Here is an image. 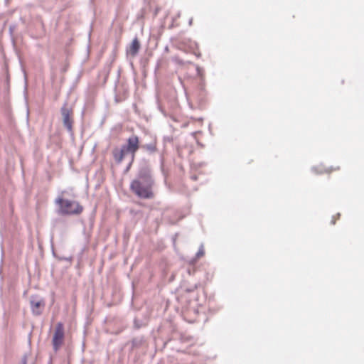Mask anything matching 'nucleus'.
I'll list each match as a JSON object with an SVG mask.
<instances>
[{
  "label": "nucleus",
  "mask_w": 364,
  "mask_h": 364,
  "mask_svg": "<svg viewBox=\"0 0 364 364\" xmlns=\"http://www.w3.org/2000/svg\"><path fill=\"white\" fill-rule=\"evenodd\" d=\"M192 21H193V19L191 18L190 21H189V24L191 25L192 24Z\"/></svg>",
  "instance_id": "nucleus-11"
},
{
  "label": "nucleus",
  "mask_w": 364,
  "mask_h": 364,
  "mask_svg": "<svg viewBox=\"0 0 364 364\" xmlns=\"http://www.w3.org/2000/svg\"><path fill=\"white\" fill-rule=\"evenodd\" d=\"M72 115H64L63 124L69 132L73 131V119L70 117Z\"/></svg>",
  "instance_id": "nucleus-9"
},
{
  "label": "nucleus",
  "mask_w": 364,
  "mask_h": 364,
  "mask_svg": "<svg viewBox=\"0 0 364 364\" xmlns=\"http://www.w3.org/2000/svg\"><path fill=\"white\" fill-rule=\"evenodd\" d=\"M63 114H69V112H63Z\"/></svg>",
  "instance_id": "nucleus-12"
},
{
  "label": "nucleus",
  "mask_w": 364,
  "mask_h": 364,
  "mask_svg": "<svg viewBox=\"0 0 364 364\" xmlns=\"http://www.w3.org/2000/svg\"><path fill=\"white\" fill-rule=\"evenodd\" d=\"M204 255H205L204 247H203V245L201 244L198 249V251L196 254V257L194 258L191 259L190 260L189 263L191 264H194L198 261V259H199L200 257H202Z\"/></svg>",
  "instance_id": "nucleus-8"
},
{
  "label": "nucleus",
  "mask_w": 364,
  "mask_h": 364,
  "mask_svg": "<svg viewBox=\"0 0 364 364\" xmlns=\"http://www.w3.org/2000/svg\"><path fill=\"white\" fill-rule=\"evenodd\" d=\"M56 202L60 205V212L63 215L79 214L83 210L82 207L75 200L58 198Z\"/></svg>",
  "instance_id": "nucleus-2"
},
{
  "label": "nucleus",
  "mask_w": 364,
  "mask_h": 364,
  "mask_svg": "<svg viewBox=\"0 0 364 364\" xmlns=\"http://www.w3.org/2000/svg\"><path fill=\"white\" fill-rule=\"evenodd\" d=\"M155 180L151 169L146 166L141 167L134 178L131 181L129 189L140 199L151 200L154 198Z\"/></svg>",
  "instance_id": "nucleus-1"
},
{
  "label": "nucleus",
  "mask_w": 364,
  "mask_h": 364,
  "mask_svg": "<svg viewBox=\"0 0 364 364\" xmlns=\"http://www.w3.org/2000/svg\"><path fill=\"white\" fill-rule=\"evenodd\" d=\"M139 48V42L137 38H134L131 45L127 48V53L128 55L134 57L138 53Z\"/></svg>",
  "instance_id": "nucleus-6"
},
{
  "label": "nucleus",
  "mask_w": 364,
  "mask_h": 364,
  "mask_svg": "<svg viewBox=\"0 0 364 364\" xmlns=\"http://www.w3.org/2000/svg\"><path fill=\"white\" fill-rule=\"evenodd\" d=\"M127 153L134 154L139 149V138L132 136L127 139V144L122 146Z\"/></svg>",
  "instance_id": "nucleus-5"
},
{
  "label": "nucleus",
  "mask_w": 364,
  "mask_h": 364,
  "mask_svg": "<svg viewBox=\"0 0 364 364\" xmlns=\"http://www.w3.org/2000/svg\"><path fill=\"white\" fill-rule=\"evenodd\" d=\"M143 149H145L150 153H154L156 151V146L155 143H150L142 146Z\"/></svg>",
  "instance_id": "nucleus-10"
},
{
  "label": "nucleus",
  "mask_w": 364,
  "mask_h": 364,
  "mask_svg": "<svg viewBox=\"0 0 364 364\" xmlns=\"http://www.w3.org/2000/svg\"><path fill=\"white\" fill-rule=\"evenodd\" d=\"M31 309L33 315L40 316L45 307V301L38 296H31L30 300Z\"/></svg>",
  "instance_id": "nucleus-4"
},
{
  "label": "nucleus",
  "mask_w": 364,
  "mask_h": 364,
  "mask_svg": "<svg viewBox=\"0 0 364 364\" xmlns=\"http://www.w3.org/2000/svg\"><path fill=\"white\" fill-rule=\"evenodd\" d=\"M126 154H127V152L125 151V149L123 147H122L121 149L114 150L113 155H114V160L117 163H120L123 160L124 156Z\"/></svg>",
  "instance_id": "nucleus-7"
},
{
  "label": "nucleus",
  "mask_w": 364,
  "mask_h": 364,
  "mask_svg": "<svg viewBox=\"0 0 364 364\" xmlns=\"http://www.w3.org/2000/svg\"><path fill=\"white\" fill-rule=\"evenodd\" d=\"M64 336V326L61 322H59L56 324L52 339V345L55 352H57L63 344Z\"/></svg>",
  "instance_id": "nucleus-3"
}]
</instances>
